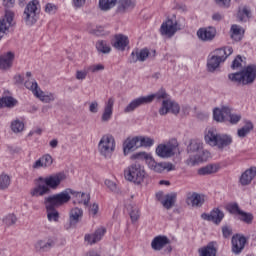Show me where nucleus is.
I'll use <instances>...</instances> for the list:
<instances>
[{
    "mask_svg": "<svg viewBox=\"0 0 256 256\" xmlns=\"http://www.w3.org/2000/svg\"><path fill=\"white\" fill-rule=\"evenodd\" d=\"M67 179V175L63 172L48 175L46 177L40 176L38 178V184L30 190L31 197H44V195H49L51 189H59V186L63 181Z\"/></svg>",
    "mask_w": 256,
    "mask_h": 256,
    "instance_id": "nucleus-1",
    "label": "nucleus"
},
{
    "mask_svg": "<svg viewBox=\"0 0 256 256\" xmlns=\"http://www.w3.org/2000/svg\"><path fill=\"white\" fill-rule=\"evenodd\" d=\"M229 81L237 83V85H251L256 79V65L250 64L244 67L240 72L230 73Z\"/></svg>",
    "mask_w": 256,
    "mask_h": 256,
    "instance_id": "nucleus-2",
    "label": "nucleus"
},
{
    "mask_svg": "<svg viewBox=\"0 0 256 256\" xmlns=\"http://www.w3.org/2000/svg\"><path fill=\"white\" fill-rule=\"evenodd\" d=\"M205 142L211 147H218V149H225L233 143V137L227 134L217 133V129L210 128L204 136Z\"/></svg>",
    "mask_w": 256,
    "mask_h": 256,
    "instance_id": "nucleus-3",
    "label": "nucleus"
},
{
    "mask_svg": "<svg viewBox=\"0 0 256 256\" xmlns=\"http://www.w3.org/2000/svg\"><path fill=\"white\" fill-rule=\"evenodd\" d=\"M124 177L126 181L141 185L145 180V167L140 165L139 162L133 163L124 170Z\"/></svg>",
    "mask_w": 256,
    "mask_h": 256,
    "instance_id": "nucleus-4",
    "label": "nucleus"
},
{
    "mask_svg": "<svg viewBox=\"0 0 256 256\" xmlns=\"http://www.w3.org/2000/svg\"><path fill=\"white\" fill-rule=\"evenodd\" d=\"M141 157H144L147 161V165L151 171H154V173H163V171H173L175 169V166H173L170 162H156L153 158H148L147 154L145 152L143 153H136L132 156V159H141Z\"/></svg>",
    "mask_w": 256,
    "mask_h": 256,
    "instance_id": "nucleus-5",
    "label": "nucleus"
},
{
    "mask_svg": "<svg viewBox=\"0 0 256 256\" xmlns=\"http://www.w3.org/2000/svg\"><path fill=\"white\" fill-rule=\"evenodd\" d=\"M98 151L102 157L110 159L115 152V138L109 134L102 136L98 143Z\"/></svg>",
    "mask_w": 256,
    "mask_h": 256,
    "instance_id": "nucleus-6",
    "label": "nucleus"
},
{
    "mask_svg": "<svg viewBox=\"0 0 256 256\" xmlns=\"http://www.w3.org/2000/svg\"><path fill=\"white\" fill-rule=\"evenodd\" d=\"M73 193V189L66 188L64 191L48 196L44 198V201L46 203L51 204L49 208L51 207H61V205H65L71 201V194Z\"/></svg>",
    "mask_w": 256,
    "mask_h": 256,
    "instance_id": "nucleus-7",
    "label": "nucleus"
},
{
    "mask_svg": "<svg viewBox=\"0 0 256 256\" xmlns=\"http://www.w3.org/2000/svg\"><path fill=\"white\" fill-rule=\"evenodd\" d=\"M37 15H39V1L32 0L26 5L23 13L26 25H35L38 19Z\"/></svg>",
    "mask_w": 256,
    "mask_h": 256,
    "instance_id": "nucleus-8",
    "label": "nucleus"
},
{
    "mask_svg": "<svg viewBox=\"0 0 256 256\" xmlns=\"http://www.w3.org/2000/svg\"><path fill=\"white\" fill-rule=\"evenodd\" d=\"M151 247L154 251H161L162 249H165V253L173 251L171 240L165 235L156 236L151 242Z\"/></svg>",
    "mask_w": 256,
    "mask_h": 256,
    "instance_id": "nucleus-9",
    "label": "nucleus"
},
{
    "mask_svg": "<svg viewBox=\"0 0 256 256\" xmlns=\"http://www.w3.org/2000/svg\"><path fill=\"white\" fill-rule=\"evenodd\" d=\"M181 29V26L177 23V20L168 19L162 23L160 27V33L166 37H173L177 31Z\"/></svg>",
    "mask_w": 256,
    "mask_h": 256,
    "instance_id": "nucleus-10",
    "label": "nucleus"
},
{
    "mask_svg": "<svg viewBox=\"0 0 256 256\" xmlns=\"http://www.w3.org/2000/svg\"><path fill=\"white\" fill-rule=\"evenodd\" d=\"M14 17L15 13H13V11L6 10L4 18H0V41L7 35L9 27L13 25Z\"/></svg>",
    "mask_w": 256,
    "mask_h": 256,
    "instance_id": "nucleus-11",
    "label": "nucleus"
},
{
    "mask_svg": "<svg viewBox=\"0 0 256 256\" xmlns=\"http://www.w3.org/2000/svg\"><path fill=\"white\" fill-rule=\"evenodd\" d=\"M231 251L234 255H241L245 245H247V238L241 234H234L231 239Z\"/></svg>",
    "mask_w": 256,
    "mask_h": 256,
    "instance_id": "nucleus-12",
    "label": "nucleus"
},
{
    "mask_svg": "<svg viewBox=\"0 0 256 256\" xmlns=\"http://www.w3.org/2000/svg\"><path fill=\"white\" fill-rule=\"evenodd\" d=\"M177 152V145L168 143V144H159L156 148V155L162 159H169L175 155Z\"/></svg>",
    "mask_w": 256,
    "mask_h": 256,
    "instance_id": "nucleus-13",
    "label": "nucleus"
},
{
    "mask_svg": "<svg viewBox=\"0 0 256 256\" xmlns=\"http://www.w3.org/2000/svg\"><path fill=\"white\" fill-rule=\"evenodd\" d=\"M169 111L173 115H179V113L181 111V107L179 106V104L177 102H175L171 99L164 100L159 109V115H167V113H169Z\"/></svg>",
    "mask_w": 256,
    "mask_h": 256,
    "instance_id": "nucleus-14",
    "label": "nucleus"
},
{
    "mask_svg": "<svg viewBox=\"0 0 256 256\" xmlns=\"http://www.w3.org/2000/svg\"><path fill=\"white\" fill-rule=\"evenodd\" d=\"M225 217V213L221 211L219 208H214L210 213H203L201 214V219L204 221H211L215 223V225H219L223 218Z\"/></svg>",
    "mask_w": 256,
    "mask_h": 256,
    "instance_id": "nucleus-15",
    "label": "nucleus"
},
{
    "mask_svg": "<svg viewBox=\"0 0 256 256\" xmlns=\"http://www.w3.org/2000/svg\"><path fill=\"white\" fill-rule=\"evenodd\" d=\"M151 98H146V96L138 97L132 100L125 108L124 113H133L136 109H139L142 105H149Z\"/></svg>",
    "mask_w": 256,
    "mask_h": 256,
    "instance_id": "nucleus-16",
    "label": "nucleus"
},
{
    "mask_svg": "<svg viewBox=\"0 0 256 256\" xmlns=\"http://www.w3.org/2000/svg\"><path fill=\"white\" fill-rule=\"evenodd\" d=\"M105 233H107V229L100 227L93 234H86L84 239L88 245H95V243H99L105 237Z\"/></svg>",
    "mask_w": 256,
    "mask_h": 256,
    "instance_id": "nucleus-17",
    "label": "nucleus"
},
{
    "mask_svg": "<svg viewBox=\"0 0 256 256\" xmlns=\"http://www.w3.org/2000/svg\"><path fill=\"white\" fill-rule=\"evenodd\" d=\"M211 157V153L209 151L202 149L195 154L194 156H190L189 159H187L186 163L187 165H197V163H203V161H207Z\"/></svg>",
    "mask_w": 256,
    "mask_h": 256,
    "instance_id": "nucleus-18",
    "label": "nucleus"
},
{
    "mask_svg": "<svg viewBox=\"0 0 256 256\" xmlns=\"http://www.w3.org/2000/svg\"><path fill=\"white\" fill-rule=\"evenodd\" d=\"M149 57V49L143 48L141 50L135 49L132 51L130 57H129V63H137V61H140L141 63L147 61V58Z\"/></svg>",
    "mask_w": 256,
    "mask_h": 256,
    "instance_id": "nucleus-19",
    "label": "nucleus"
},
{
    "mask_svg": "<svg viewBox=\"0 0 256 256\" xmlns=\"http://www.w3.org/2000/svg\"><path fill=\"white\" fill-rule=\"evenodd\" d=\"M217 35L215 27L200 28L197 31V36L201 41H213Z\"/></svg>",
    "mask_w": 256,
    "mask_h": 256,
    "instance_id": "nucleus-20",
    "label": "nucleus"
},
{
    "mask_svg": "<svg viewBox=\"0 0 256 256\" xmlns=\"http://www.w3.org/2000/svg\"><path fill=\"white\" fill-rule=\"evenodd\" d=\"M115 105V99L110 97L107 102H105L104 111L101 116L102 123H108L113 117V106Z\"/></svg>",
    "mask_w": 256,
    "mask_h": 256,
    "instance_id": "nucleus-21",
    "label": "nucleus"
},
{
    "mask_svg": "<svg viewBox=\"0 0 256 256\" xmlns=\"http://www.w3.org/2000/svg\"><path fill=\"white\" fill-rule=\"evenodd\" d=\"M72 199L74 205L83 204L85 207L89 206V202L91 201V195L83 192H77L75 190H72Z\"/></svg>",
    "mask_w": 256,
    "mask_h": 256,
    "instance_id": "nucleus-22",
    "label": "nucleus"
},
{
    "mask_svg": "<svg viewBox=\"0 0 256 256\" xmlns=\"http://www.w3.org/2000/svg\"><path fill=\"white\" fill-rule=\"evenodd\" d=\"M256 177V167H250L240 176L239 182L245 187L247 185H251V181Z\"/></svg>",
    "mask_w": 256,
    "mask_h": 256,
    "instance_id": "nucleus-23",
    "label": "nucleus"
},
{
    "mask_svg": "<svg viewBox=\"0 0 256 256\" xmlns=\"http://www.w3.org/2000/svg\"><path fill=\"white\" fill-rule=\"evenodd\" d=\"M83 219V209L74 207L69 211V225L75 227Z\"/></svg>",
    "mask_w": 256,
    "mask_h": 256,
    "instance_id": "nucleus-24",
    "label": "nucleus"
},
{
    "mask_svg": "<svg viewBox=\"0 0 256 256\" xmlns=\"http://www.w3.org/2000/svg\"><path fill=\"white\" fill-rule=\"evenodd\" d=\"M35 250L39 251V252H47V251H51V249H53V247H55V240L48 238V239H44V240H38L35 245Z\"/></svg>",
    "mask_w": 256,
    "mask_h": 256,
    "instance_id": "nucleus-25",
    "label": "nucleus"
},
{
    "mask_svg": "<svg viewBox=\"0 0 256 256\" xmlns=\"http://www.w3.org/2000/svg\"><path fill=\"white\" fill-rule=\"evenodd\" d=\"M229 106H222L221 108H214L213 119L217 123H223L227 121V115L229 113Z\"/></svg>",
    "mask_w": 256,
    "mask_h": 256,
    "instance_id": "nucleus-26",
    "label": "nucleus"
},
{
    "mask_svg": "<svg viewBox=\"0 0 256 256\" xmlns=\"http://www.w3.org/2000/svg\"><path fill=\"white\" fill-rule=\"evenodd\" d=\"M135 149H139V139L136 137L130 139H126L123 143V152L124 155H129L131 151H135Z\"/></svg>",
    "mask_w": 256,
    "mask_h": 256,
    "instance_id": "nucleus-27",
    "label": "nucleus"
},
{
    "mask_svg": "<svg viewBox=\"0 0 256 256\" xmlns=\"http://www.w3.org/2000/svg\"><path fill=\"white\" fill-rule=\"evenodd\" d=\"M199 256H217V247L215 242H210L208 245L198 249Z\"/></svg>",
    "mask_w": 256,
    "mask_h": 256,
    "instance_id": "nucleus-28",
    "label": "nucleus"
},
{
    "mask_svg": "<svg viewBox=\"0 0 256 256\" xmlns=\"http://www.w3.org/2000/svg\"><path fill=\"white\" fill-rule=\"evenodd\" d=\"M117 13H127L129 9H135V0H118Z\"/></svg>",
    "mask_w": 256,
    "mask_h": 256,
    "instance_id": "nucleus-29",
    "label": "nucleus"
},
{
    "mask_svg": "<svg viewBox=\"0 0 256 256\" xmlns=\"http://www.w3.org/2000/svg\"><path fill=\"white\" fill-rule=\"evenodd\" d=\"M13 59H15V54L12 52H7L6 54L0 56V69H9L13 65Z\"/></svg>",
    "mask_w": 256,
    "mask_h": 256,
    "instance_id": "nucleus-30",
    "label": "nucleus"
},
{
    "mask_svg": "<svg viewBox=\"0 0 256 256\" xmlns=\"http://www.w3.org/2000/svg\"><path fill=\"white\" fill-rule=\"evenodd\" d=\"M187 205H192V207H201L203 205V200L201 199V195L196 192H189L186 198Z\"/></svg>",
    "mask_w": 256,
    "mask_h": 256,
    "instance_id": "nucleus-31",
    "label": "nucleus"
},
{
    "mask_svg": "<svg viewBox=\"0 0 256 256\" xmlns=\"http://www.w3.org/2000/svg\"><path fill=\"white\" fill-rule=\"evenodd\" d=\"M214 53V56H216L222 63H224V61L227 60V57L233 54V47L226 46L224 48L215 50Z\"/></svg>",
    "mask_w": 256,
    "mask_h": 256,
    "instance_id": "nucleus-32",
    "label": "nucleus"
},
{
    "mask_svg": "<svg viewBox=\"0 0 256 256\" xmlns=\"http://www.w3.org/2000/svg\"><path fill=\"white\" fill-rule=\"evenodd\" d=\"M115 40V49H118V51H125V47L129 45V38L123 34H118L115 36Z\"/></svg>",
    "mask_w": 256,
    "mask_h": 256,
    "instance_id": "nucleus-33",
    "label": "nucleus"
},
{
    "mask_svg": "<svg viewBox=\"0 0 256 256\" xmlns=\"http://www.w3.org/2000/svg\"><path fill=\"white\" fill-rule=\"evenodd\" d=\"M230 33L233 41H241V39H243V35H245V30L241 26L233 24L231 26Z\"/></svg>",
    "mask_w": 256,
    "mask_h": 256,
    "instance_id": "nucleus-34",
    "label": "nucleus"
},
{
    "mask_svg": "<svg viewBox=\"0 0 256 256\" xmlns=\"http://www.w3.org/2000/svg\"><path fill=\"white\" fill-rule=\"evenodd\" d=\"M145 97L146 99H150L149 103H153L154 99H156L157 101H167V99H170L169 94H167V91L164 88H161L156 93Z\"/></svg>",
    "mask_w": 256,
    "mask_h": 256,
    "instance_id": "nucleus-35",
    "label": "nucleus"
},
{
    "mask_svg": "<svg viewBox=\"0 0 256 256\" xmlns=\"http://www.w3.org/2000/svg\"><path fill=\"white\" fill-rule=\"evenodd\" d=\"M44 205L46 207L48 221H54V223H57V221H59V211L55 209L56 206H52L50 208L49 206L51 204H49L45 200H44Z\"/></svg>",
    "mask_w": 256,
    "mask_h": 256,
    "instance_id": "nucleus-36",
    "label": "nucleus"
},
{
    "mask_svg": "<svg viewBox=\"0 0 256 256\" xmlns=\"http://www.w3.org/2000/svg\"><path fill=\"white\" fill-rule=\"evenodd\" d=\"M251 18V10L249 7L244 6V7H239L238 12H237V19L241 23L247 21V19Z\"/></svg>",
    "mask_w": 256,
    "mask_h": 256,
    "instance_id": "nucleus-37",
    "label": "nucleus"
},
{
    "mask_svg": "<svg viewBox=\"0 0 256 256\" xmlns=\"http://www.w3.org/2000/svg\"><path fill=\"white\" fill-rule=\"evenodd\" d=\"M35 97H37V99H40L42 103H52V101H55V95L53 93L50 92L45 94V92H43L41 89L36 92Z\"/></svg>",
    "mask_w": 256,
    "mask_h": 256,
    "instance_id": "nucleus-38",
    "label": "nucleus"
},
{
    "mask_svg": "<svg viewBox=\"0 0 256 256\" xmlns=\"http://www.w3.org/2000/svg\"><path fill=\"white\" fill-rule=\"evenodd\" d=\"M251 131H253V122L246 121V124L242 128L238 129L237 135H238V137L243 139V138L247 137V135H249V133H251Z\"/></svg>",
    "mask_w": 256,
    "mask_h": 256,
    "instance_id": "nucleus-39",
    "label": "nucleus"
},
{
    "mask_svg": "<svg viewBox=\"0 0 256 256\" xmlns=\"http://www.w3.org/2000/svg\"><path fill=\"white\" fill-rule=\"evenodd\" d=\"M221 63L222 62L215 55L211 56L207 61V69L209 73H214Z\"/></svg>",
    "mask_w": 256,
    "mask_h": 256,
    "instance_id": "nucleus-40",
    "label": "nucleus"
},
{
    "mask_svg": "<svg viewBox=\"0 0 256 256\" xmlns=\"http://www.w3.org/2000/svg\"><path fill=\"white\" fill-rule=\"evenodd\" d=\"M177 201V193L167 194L165 199L162 201V205L165 209H171Z\"/></svg>",
    "mask_w": 256,
    "mask_h": 256,
    "instance_id": "nucleus-41",
    "label": "nucleus"
},
{
    "mask_svg": "<svg viewBox=\"0 0 256 256\" xmlns=\"http://www.w3.org/2000/svg\"><path fill=\"white\" fill-rule=\"evenodd\" d=\"M24 86L26 87V89H29V91H32L34 96H36L37 93H39V84H37V81H35V79L33 78L26 80Z\"/></svg>",
    "mask_w": 256,
    "mask_h": 256,
    "instance_id": "nucleus-42",
    "label": "nucleus"
},
{
    "mask_svg": "<svg viewBox=\"0 0 256 256\" xmlns=\"http://www.w3.org/2000/svg\"><path fill=\"white\" fill-rule=\"evenodd\" d=\"M96 49L99 53H111V46L105 40H99L96 42Z\"/></svg>",
    "mask_w": 256,
    "mask_h": 256,
    "instance_id": "nucleus-43",
    "label": "nucleus"
},
{
    "mask_svg": "<svg viewBox=\"0 0 256 256\" xmlns=\"http://www.w3.org/2000/svg\"><path fill=\"white\" fill-rule=\"evenodd\" d=\"M117 5V0H99V7L101 11H109Z\"/></svg>",
    "mask_w": 256,
    "mask_h": 256,
    "instance_id": "nucleus-44",
    "label": "nucleus"
},
{
    "mask_svg": "<svg viewBox=\"0 0 256 256\" xmlns=\"http://www.w3.org/2000/svg\"><path fill=\"white\" fill-rule=\"evenodd\" d=\"M138 139V147H153L155 140L153 138L136 136Z\"/></svg>",
    "mask_w": 256,
    "mask_h": 256,
    "instance_id": "nucleus-45",
    "label": "nucleus"
},
{
    "mask_svg": "<svg viewBox=\"0 0 256 256\" xmlns=\"http://www.w3.org/2000/svg\"><path fill=\"white\" fill-rule=\"evenodd\" d=\"M11 185V176L2 173L0 175V190L5 191V189H9V186Z\"/></svg>",
    "mask_w": 256,
    "mask_h": 256,
    "instance_id": "nucleus-46",
    "label": "nucleus"
},
{
    "mask_svg": "<svg viewBox=\"0 0 256 256\" xmlns=\"http://www.w3.org/2000/svg\"><path fill=\"white\" fill-rule=\"evenodd\" d=\"M201 149H203V144L201 142H197V141H191L190 144L187 147V152L188 153H195V155H197L199 153V151H201Z\"/></svg>",
    "mask_w": 256,
    "mask_h": 256,
    "instance_id": "nucleus-47",
    "label": "nucleus"
},
{
    "mask_svg": "<svg viewBox=\"0 0 256 256\" xmlns=\"http://www.w3.org/2000/svg\"><path fill=\"white\" fill-rule=\"evenodd\" d=\"M227 117V121H229L231 125H237V123H239V121H241V119L243 118L241 114L233 113L231 108H229V113Z\"/></svg>",
    "mask_w": 256,
    "mask_h": 256,
    "instance_id": "nucleus-48",
    "label": "nucleus"
},
{
    "mask_svg": "<svg viewBox=\"0 0 256 256\" xmlns=\"http://www.w3.org/2000/svg\"><path fill=\"white\" fill-rule=\"evenodd\" d=\"M198 173L200 175H211L213 173H217V166L210 164L205 167H202L198 170Z\"/></svg>",
    "mask_w": 256,
    "mask_h": 256,
    "instance_id": "nucleus-49",
    "label": "nucleus"
},
{
    "mask_svg": "<svg viewBox=\"0 0 256 256\" xmlns=\"http://www.w3.org/2000/svg\"><path fill=\"white\" fill-rule=\"evenodd\" d=\"M238 215L240 216V221H243V223H246L247 225H251V223H253L254 217L251 213L241 210Z\"/></svg>",
    "mask_w": 256,
    "mask_h": 256,
    "instance_id": "nucleus-50",
    "label": "nucleus"
},
{
    "mask_svg": "<svg viewBox=\"0 0 256 256\" xmlns=\"http://www.w3.org/2000/svg\"><path fill=\"white\" fill-rule=\"evenodd\" d=\"M105 185L112 193H115L116 195L121 193V189H119V186H117V183L114 181L107 179L105 180Z\"/></svg>",
    "mask_w": 256,
    "mask_h": 256,
    "instance_id": "nucleus-51",
    "label": "nucleus"
},
{
    "mask_svg": "<svg viewBox=\"0 0 256 256\" xmlns=\"http://www.w3.org/2000/svg\"><path fill=\"white\" fill-rule=\"evenodd\" d=\"M11 129L13 133H21L25 129V124L22 121L14 120L11 123Z\"/></svg>",
    "mask_w": 256,
    "mask_h": 256,
    "instance_id": "nucleus-52",
    "label": "nucleus"
},
{
    "mask_svg": "<svg viewBox=\"0 0 256 256\" xmlns=\"http://www.w3.org/2000/svg\"><path fill=\"white\" fill-rule=\"evenodd\" d=\"M4 100V107H7L8 109H13L17 105V99L11 97V96H5L3 97Z\"/></svg>",
    "mask_w": 256,
    "mask_h": 256,
    "instance_id": "nucleus-53",
    "label": "nucleus"
},
{
    "mask_svg": "<svg viewBox=\"0 0 256 256\" xmlns=\"http://www.w3.org/2000/svg\"><path fill=\"white\" fill-rule=\"evenodd\" d=\"M227 211L231 213V215H239L241 213V209H239V204L231 203L226 206Z\"/></svg>",
    "mask_w": 256,
    "mask_h": 256,
    "instance_id": "nucleus-54",
    "label": "nucleus"
},
{
    "mask_svg": "<svg viewBox=\"0 0 256 256\" xmlns=\"http://www.w3.org/2000/svg\"><path fill=\"white\" fill-rule=\"evenodd\" d=\"M3 223L7 225L8 227H11V225H15L17 223V216L14 214H8L4 219Z\"/></svg>",
    "mask_w": 256,
    "mask_h": 256,
    "instance_id": "nucleus-55",
    "label": "nucleus"
},
{
    "mask_svg": "<svg viewBox=\"0 0 256 256\" xmlns=\"http://www.w3.org/2000/svg\"><path fill=\"white\" fill-rule=\"evenodd\" d=\"M57 9L59 7L53 3H47L45 6V13H48V15H55L57 13Z\"/></svg>",
    "mask_w": 256,
    "mask_h": 256,
    "instance_id": "nucleus-56",
    "label": "nucleus"
},
{
    "mask_svg": "<svg viewBox=\"0 0 256 256\" xmlns=\"http://www.w3.org/2000/svg\"><path fill=\"white\" fill-rule=\"evenodd\" d=\"M41 159L44 167H51V165H53V157H51V155L46 154L42 156Z\"/></svg>",
    "mask_w": 256,
    "mask_h": 256,
    "instance_id": "nucleus-57",
    "label": "nucleus"
},
{
    "mask_svg": "<svg viewBox=\"0 0 256 256\" xmlns=\"http://www.w3.org/2000/svg\"><path fill=\"white\" fill-rule=\"evenodd\" d=\"M139 208L137 207H132V210L130 211V218H131V221L133 223H135V221H138L139 220Z\"/></svg>",
    "mask_w": 256,
    "mask_h": 256,
    "instance_id": "nucleus-58",
    "label": "nucleus"
},
{
    "mask_svg": "<svg viewBox=\"0 0 256 256\" xmlns=\"http://www.w3.org/2000/svg\"><path fill=\"white\" fill-rule=\"evenodd\" d=\"M89 70L83 69L76 71V79L78 81H84V79H87V73Z\"/></svg>",
    "mask_w": 256,
    "mask_h": 256,
    "instance_id": "nucleus-59",
    "label": "nucleus"
},
{
    "mask_svg": "<svg viewBox=\"0 0 256 256\" xmlns=\"http://www.w3.org/2000/svg\"><path fill=\"white\" fill-rule=\"evenodd\" d=\"M105 66L103 64L91 65L88 67V71L91 73H98V71H104Z\"/></svg>",
    "mask_w": 256,
    "mask_h": 256,
    "instance_id": "nucleus-60",
    "label": "nucleus"
},
{
    "mask_svg": "<svg viewBox=\"0 0 256 256\" xmlns=\"http://www.w3.org/2000/svg\"><path fill=\"white\" fill-rule=\"evenodd\" d=\"M222 235H223L224 239H229V237H231V235H233V229H231V227H229V226H223L222 227Z\"/></svg>",
    "mask_w": 256,
    "mask_h": 256,
    "instance_id": "nucleus-61",
    "label": "nucleus"
},
{
    "mask_svg": "<svg viewBox=\"0 0 256 256\" xmlns=\"http://www.w3.org/2000/svg\"><path fill=\"white\" fill-rule=\"evenodd\" d=\"M241 63H243V58H241V55H238L232 62L231 68L232 69H239L241 67Z\"/></svg>",
    "mask_w": 256,
    "mask_h": 256,
    "instance_id": "nucleus-62",
    "label": "nucleus"
},
{
    "mask_svg": "<svg viewBox=\"0 0 256 256\" xmlns=\"http://www.w3.org/2000/svg\"><path fill=\"white\" fill-rule=\"evenodd\" d=\"M89 111L90 113H99V102L92 101L89 105Z\"/></svg>",
    "mask_w": 256,
    "mask_h": 256,
    "instance_id": "nucleus-63",
    "label": "nucleus"
},
{
    "mask_svg": "<svg viewBox=\"0 0 256 256\" xmlns=\"http://www.w3.org/2000/svg\"><path fill=\"white\" fill-rule=\"evenodd\" d=\"M87 0H72L73 6L75 9H81V7L85 6Z\"/></svg>",
    "mask_w": 256,
    "mask_h": 256,
    "instance_id": "nucleus-64",
    "label": "nucleus"
}]
</instances>
